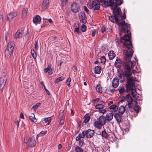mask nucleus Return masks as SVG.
<instances>
[{
	"label": "nucleus",
	"instance_id": "nucleus-22",
	"mask_svg": "<svg viewBox=\"0 0 152 152\" xmlns=\"http://www.w3.org/2000/svg\"><path fill=\"white\" fill-rule=\"evenodd\" d=\"M23 33L22 32L18 31L15 34L14 38L16 39L19 37H22L23 35Z\"/></svg>",
	"mask_w": 152,
	"mask_h": 152
},
{
	"label": "nucleus",
	"instance_id": "nucleus-45",
	"mask_svg": "<svg viewBox=\"0 0 152 152\" xmlns=\"http://www.w3.org/2000/svg\"><path fill=\"white\" fill-rule=\"evenodd\" d=\"M119 91L121 94H122L125 91V90L123 87H121L119 89Z\"/></svg>",
	"mask_w": 152,
	"mask_h": 152
},
{
	"label": "nucleus",
	"instance_id": "nucleus-3",
	"mask_svg": "<svg viewBox=\"0 0 152 152\" xmlns=\"http://www.w3.org/2000/svg\"><path fill=\"white\" fill-rule=\"evenodd\" d=\"M24 141L25 142L27 143L28 145L31 147H34L36 144V142L34 137H26L25 138Z\"/></svg>",
	"mask_w": 152,
	"mask_h": 152
},
{
	"label": "nucleus",
	"instance_id": "nucleus-59",
	"mask_svg": "<svg viewBox=\"0 0 152 152\" xmlns=\"http://www.w3.org/2000/svg\"><path fill=\"white\" fill-rule=\"evenodd\" d=\"M19 121H18L17 120L16 122L15 123V124H16V125L17 126V127H19Z\"/></svg>",
	"mask_w": 152,
	"mask_h": 152
},
{
	"label": "nucleus",
	"instance_id": "nucleus-41",
	"mask_svg": "<svg viewBox=\"0 0 152 152\" xmlns=\"http://www.w3.org/2000/svg\"><path fill=\"white\" fill-rule=\"evenodd\" d=\"M61 3L63 7H64L68 2V0H61Z\"/></svg>",
	"mask_w": 152,
	"mask_h": 152
},
{
	"label": "nucleus",
	"instance_id": "nucleus-26",
	"mask_svg": "<svg viewBox=\"0 0 152 152\" xmlns=\"http://www.w3.org/2000/svg\"><path fill=\"white\" fill-rule=\"evenodd\" d=\"M126 110L125 108L123 106H121L119 108V113L121 115L123 114Z\"/></svg>",
	"mask_w": 152,
	"mask_h": 152
},
{
	"label": "nucleus",
	"instance_id": "nucleus-15",
	"mask_svg": "<svg viewBox=\"0 0 152 152\" xmlns=\"http://www.w3.org/2000/svg\"><path fill=\"white\" fill-rule=\"evenodd\" d=\"M41 19L39 15H37L34 17L33 20V22L36 24L40 23Z\"/></svg>",
	"mask_w": 152,
	"mask_h": 152
},
{
	"label": "nucleus",
	"instance_id": "nucleus-43",
	"mask_svg": "<svg viewBox=\"0 0 152 152\" xmlns=\"http://www.w3.org/2000/svg\"><path fill=\"white\" fill-rule=\"evenodd\" d=\"M96 150L97 152H103L104 151L103 149L101 147H97Z\"/></svg>",
	"mask_w": 152,
	"mask_h": 152
},
{
	"label": "nucleus",
	"instance_id": "nucleus-48",
	"mask_svg": "<svg viewBox=\"0 0 152 152\" xmlns=\"http://www.w3.org/2000/svg\"><path fill=\"white\" fill-rule=\"evenodd\" d=\"M38 41H36L34 42V48L36 50H38Z\"/></svg>",
	"mask_w": 152,
	"mask_h": 152
},
{
	"label": "nucleus",
	"instance_id": "nucleus-63",
	"mask_svg": "<svg viewBox=\"0 0 152 152\" xmlns=\"http://www.w3.org/2000/svg\"><path fill=\"white\" fill-rule=\"evenodd\" d=\"M99 98L96 99L94 100L93 102H99Z\"/></svg>",
	"mask_w": 152,
	"mask_h": 152
},
{
	"label": "nucleus",
	"instance_id": "nucleus-17",
	"mask_svg": "<svg viewBox=\"0 0 152 152\" xmlns=\"http://www.w3.org/2000/svg\"><path fill=\"white\" fill-rule=\"evenodd\" d=\"M59 119H60V124H63L64 121L65 117L64 116V112L62 111L59 115Z\"/></svg>",
	"mask_w": 152,
	"mask_h": 152
},
{
	"label": "nucleus",
	"instance_id": "nucleus-5",
	"mask_svg": "<svg viewBox=\"0 0 152 152\" xmlns=\"http://www.w3.org/2000/svg\"><path fill=\"white\" fill-rule=\"evenodd\" d=\"M124 99L125 100L127 101L128 102L127 104L129 108H131L132 107H133L132 105V103H136V101H133L132 98L131 96L129 94L126 95L124 97Z\"/></svg>",
	"mask_w": 152,
	"mask_h": 152
},
{
	"label": "nucleus",
	"instance_id": "nucleus-38",
	"mask_svg": "<svg viewBox=\"0 0 152 152\" xmlns=\"http://www.w3.org/2000/svg\"><path fill=\"white\" fill-rule=\"evenodd\" d=\"M101 135L103 137L107 139L108 138V135L105 131H103L101 132Z\"/></svg>",
	"mask_w": 152,
	"mask_h": 152
},
{
	"label": "nucleus",
	"instance_id": "nucleus-14",
	"mask_svg": "<svg viewBox=\"0 0 152 152\" xmlns=\"http://www.w3.org/2000/svg\"><path fill=\"white\" fill-rule=\"evenodd\" d=\"M112 10L114 15H120L121 17L122 16L120 15L121 9L120 8L118 7L115 6V7L113 8Z\"/></svg>",
	"mask_w": 152,
	"mask_h": 152
},
{
	"label": "nucleus",
	"instance_id": "nucleus-50",
	"mask_svg": "<svg viewBox=\"0 0 152 152\" xmlns=\"http://www.w3.org/2000/svg\"><path fill=\"white\" fill-rule=\"evenodd\" d=\"M47 133V131H42L41 132H40L39 135H40L42 136H44Z\"/></svg>",
	"mask_w": 152,
	"mask_h": 152
},
{
	"label": "nucleus",
	"instance_id": "nucleus-37",
	"mask_svg": "<svg viewBox=\"0 0 152 152\" xmlns=\"http://www.w3.org/2000/svg\"><path fill=\"white\" fill-rule=\"evenodd\" d=\"M75 152H83V149L78 146H76L75 148Z\"/></svg>",
	"mask_w": 152,
	"mask_h": 152
},
{
	"label": "nucleus",
	"instance_id": "nucleus-51",
	"mask_svg": "<svg viewBox=\"0 0 152 152\" xmlns=\"http://www.w3.org/2000/svg\"><path fill=\"white\" fill-rule=\"evenodd\" d=\"M88 6L89 8L90 9L93 8V5H92V2H90V3L88 4Z\"/></svg>",
	"mask_w": 152,
	"mask_h": 152
},
{
	"label": "nucleus",
	"instance_id": "nucleus-61",
	"mask_svg": "<svg viewBox=\"0 0 152 152\" xmlns=\"http://www.w3.org/2000/svg\"><path fill=\"white\" fill-rule=\"evenodd\" d=\"M115 41L116 42V45H117V46H118L119 45V42H118V39L116 38L115 39Z\"/></svg>",
	"mask_w": 152,
	"mask_h": 152
},
{
	"label": "nucleus",
	"instance_id": "nucleus-8",
	"mask_svg": "<svg viewBox=\"0 0 152 152\" xmlns=\"http://www.w3.org/2000/svg\"><path fill=\"white\" fill-rule=\"evenodd\" d=\"M26 117L29 118L32 122L35 123L37 121V120L33 113H28L26 115Z\"/></svg>",
	"mask_w": 152,
	"mask_h": 152
},
{
	"label": "nucleus",
	"instance_id": "nucleus-19",
	"mask_svg": "<svg viewBox=\"0 0 152 152\" xmlns=\"http://www.w3.org/2000/svg\"><path fill=\"white\" fill-rule=\"evenodd\" d=\"M136 103H132V104L133 107H132V108H133L134 110L136 111L137 113H138L140 109V107H139L136 104Z\"/></svg>",
	"mask_w": 152,
	"mask_h": 152
},
{
	"label": "nucleus",
	"instance_id": "nucleus-30",
	"mask_svg": "<svg viewBox=\"0 0 152 152\" xmlns=\"http://www.w3.org/2000/svg\"><path fill=\"white\" fill-rule=\"evenodd\" d=\"M94 126L97 129H100L102 128V126L98 121H97L94 122Z\"/></svg>",
	"mask_w": 152,
	"mask_h": 152
},
{
	"label": "nucleus",
	"instance_id": "nucleus-52",
	"mask_svg": "<svg viewBox=\"0 0 152 152\" xmlns=\"http://www.w3.org/2000/svg\"><path fill=\"white\" fill-rule=\"evenodd\" d=\"M53 72V69H50L49 71H48V74L49 75H51L52 74Z\"/></svg>",
	"mask_w": 152,
	"mask_h": 152
},
{
	"label": "nucleus",
	"instance_id": "nucleus-53",
	"mask_svg": "<svg viewBox=\"0 0 152 152\" xmlns=\"http://www.w3.org/2000/svg\"><path fill=\"white\" fill-rule=\"evenodd\" d=\"M44 89L46 92V93H47V94L48 95H50V92L45 87V85H44Z\"/></svg>",
	"mask_w": 152,
	"mask_h": 152
},
{
	"label": "nucleus",
	"instance_id": "nucleus-34",
	"mask_svg": "<svg viewBox=\"0 0 152 152\" xmlns=\"http://www.w3.org/2000/svg\"><path fill=\"white\" fill-rule=\"evenodd\" d=\"M71 81V77H69L66 80L65 82V84L67 85V86L69 87V88H70L71 85H70V83Z\"/></svg>",
	"mask_w": 152,
	"mask_h": 152
},
{
	"label": "nucleus",
	"instance_id": "nucleus-20",
	"mask_svg": "<svg viewBox=\"0 0 152 152\" xmlns=\"http://www.w3.org/2000/svg\"><path fill=\"white\" fill-rule=\"evenodd\" d=\"M85 135V132L84 131H83L81 133L79 134L78 135L76 138V140L78 141L81 138H83Z\"/></svg>",
	"mask_w": 152,
	"mask_h": 152
},
{
	"label": "nucleus",
	"instance_id": "nucleus-6",
	"mask_svg": "<svg viewBox=\"0 0 152 152\" xmlns=\"http://www.w3.org/2000/svg\"><path fill=\"white\" fill-rule=\"evenodd\" d=\"M108 5L109 6L113 7L117 5L120 6L122 3V0H108Z\"/></svg>",
	"mask_w": 152,
	"mask_h": 152
},
{
	"label": "nucleus",
	"instance_id": "nucleus-42",
	"mask_svg": "<svg viewBox=\"0 0 152 152\" xmlns=\"http://www.w3.org/2000/svg\"><path fill=\"white\" fill-rule=\"evenodd\" d=\"M79 141V146L80 147H82L84 144V140L82 139L81 140H80Z\"/></svg>",
	"mask_w": 152,
	"mask_h": 152
},
{
	"label": "nucleus",
	"instance_id": "nucleus-31",
	"mask_svg": "<svg viewBox=\"0 0 152 152\" xmlns=\"http://www.w3.org/2000/svg\"><path fill=\"white\" fill-rule=\"evenodd\" d=\"M51 118L50 117L46 118L43 119V122L45 123H48L47 125H49L51 122Z\"/></svg>",
	"mask_w": 152,
	"mask_h": 152
},
{
	"label": "nucleus",
	"instance_id": "nucleus-16",
	"mask_svg": "<svg viewBox=\"0 0 152 152\" xmlns=\"http://www.w3.org/2000/svg\"><path fill=\"white\" fill-rule=\"evenodd\" d=\"M112 85L114 88H117L119 85V80L117 78H115L112 81Z\"/></svg>",
	"mask_w": 152,
	"mask_h": 152
},
{
	"label": "nucleus",
	"instance_id": "nucleus-56",
	"mask_svg": "<svg viewBox=\"0 0 152 152\" xmlns=\"http://www.w3.org/2000/svg\"><path fill=\"white\" fill-rule=\"evenodd\" d=\"M106 30V28L104 26H103L102 28V32L103 33L105 32Z\"/></svg>",
	"mask_w": 152,
	"mask_h": 152
},
{
	"label": "nucleus",
	"instance_id": "nucleus-7",
	"mask_svg": "<svg viewBox=\"0 0 152 152\" xmlns=\"http://www.w3.org/2000/svg\"><path fill=\"white\" fill-rule=\"evenodd\" d=\"M7 78L6 76L3 75L1 76L0 75V90H2L3 88L5 85L6 81Z\"/></svg>",
	"mask_w": 152,
	"mask_h": 152
},
{
	"label": "nucleus",
	"instance_id": "nucleus-28",
	"mask_svg": "<svg viewBox=\"0 0 152 152\" xmlns=\"http://www.w3.org/2000/svg\"><path fill=\"white\" fill-rule=\"evenodd\" d=\"M101 70V68L99 66H97L94 68L95 73L96 74H99Z\"/></svg>",
	"mask_w": 152,
	"mask_h": 152
},
{
	"label": "nucleus",
	"instance_id": "nucleus-35",
	"mask_svg": "<svg viewBox=\"0 0 152 152\" xmlns=\"http://www.w3.org/2000/svg\"><path fill=\"white\" fill-rule=\"evenodd\" d=\"M65 79V77L63 76L57 78L54 81L55 83H57L60 82H61Z\"/></svg>",
	"mask_w": 152,
	"mask_h": 152
},
{
	"label": "nucleus",
	"instance_id": "nucleus-55",
	"mask_svg": "<svg viewBox=\"0 0 152 152\" xmlns=\"http://www.w3.org/2000/svg\"><path fill=\"white\" fill-rule=\"evenodd\" d=\"M106 112V110L105 109H102L99 111V113L104 114Z\"/></svg>",
	"mask_w": 152,
	"mask_h": 152
},
{
	"label": "nucleus",
	"instance_id": "nucleus-29",
	"mask_svg": "<svg viewBox=\"0 0 152 152\" xmlns=\"http://www.w3.org/2000/svg\"><path fill=\"white\" fill-rule=\"evenodd\" d=\"M110 110H112L113 112L116 111L118 109V107L115 104H113L109 107Z\"/></svg>",
	"mask_w": 152,
	"mask_h": 152
},
{
	"label": "nucleus",
	"instance_id": "nucleus-11",
	"mask_svg": "<svg viewBox=\"0 0 152 152\" xmlns=\"http://www.w3.org/2000/svg\"><path fill=\"white\" fill-rule=\"evenodd\" d=\"M17 15V13L15 12H11L7 15V19L10 21H11Z\"/></svg>",
	"mask_w": 152,
	"mask_h": 152
},
{
	"label": "nucleus",
	"instance_id": "nucleus-32",
	"mask_svg": "<svg viewBox=\"0 0 152 152\" xmlns=\"http://www.w3.org/2000/svg\"><path fill=\"white\" fill-rule=\"evenodd\" d=\"M28 9L27 8H24L22 12V17L25 18Z\"/></svg>",
	"mask_w": 152,
	"mask_h": 152
},
{
	"label": "nucleus",
	"instance_id": "nucleus-47",
	"mask_svg": "<svg viewBox=\"0 0 152 152\" xmlns=\"http://www.w3.org/2000/svg\"><path fill=\"white\" fill-rule=\"evenodd\" d=\"M41 105V104L39 103H37L36 105H34L33 107V109H35L37 108L38 107H39Z\"/></svg>",
	"mask_w": 152,
	"mask_h": 152
},
{
	"label": "nucleus",
	"instance_id": "nucleus-54",
	"mask_svg": "<svg viewBox=\"0 0 152 152\" xmlns=\"http://www.w3.org/2000/svg\"><path fill=\"white\" fill-rule=\"evenodd\" d=\"M3 16L2 15H0V24L3 22Z\"/></svg>",
	"mask_w": 152,
	"mask_h": 152
},
{
	"label": "nucleus",
	"instance_id": "nucleus-23",
	"mask_svg": "<svg viewBox=\"0 0 152 152\" xmlns=\"http://www.w3.org/2000/svg\"><path fill=\"white\" fill-rule=\"evenodd\" d=\"M115 64L116 67L118 68L120 67L122 65L121 60L119 59H117L115 61Z\"/></svg>",
	"mask_w": 152,
	"mask_h": 152
},
{
	"label": "nucleus",
	"instance_id": "nucleus-44",
	"mask_svg": "<svg viewBox=\"0 0 152 152\" xmlns=\"http://www.w3.org/2000/svg\"><path fill=\"white\" fill-rule=\"evenodd\" d=\"M86 26L84 24H83L81 26V31L83 32H85L86 30Z\"/></svg>",
	"mask_w": 152,
	"mask_h": 152
},
{
	"label": "nucleus",
	"instance_id": "nucleus-9",
	"mask_svg": "<svg viewBox=\"0 0 152 152\" xmlns=\"http://www.w3.org/2000/svg\"><path fill=\"white\" fill-rule=\"evenodd\" d=\"M85 136L88 138L92 137L94 134V132L93 130L88 129L85 132Z\"/></svg>",
	"mask_w": 152,
	"mask_h": 152
},
{
	"label": "nucleus",
	"instance_id": "nucleus-33",
	"mask_svg": "<svg viewBox=\"0 0 152 152\" xmlns=\"http://www.w3.org/2000/svg\"><path fill=\"white\" fill-rule=\"evenodd\" d=\"M96 91L99 93H101L102 92V87L100 84H99L96 86Z\"/></svg>",
	"mask_w": 152,
	"mask_h": 152
},
{
	"label": "nucleus",
	"instance_id": "nucleus-18",
	"mask_svg": "<svg viewBox=\"0 0 152 152\" xmlns=\"http://www.w3.org/2000/svg\"><path fill=\"white\" fill-rule=\"evenodd\" d=\"M114 117L117 121L119 123L121 122L122 116L118 113H116L114 115Z\"/></svg>",
	"mask_w": 152,
	"mask_h": 152
},
{
	"label": "nucleus",
	"instance_id": "nucleus-24",
	"mask_svg": "<svg viewBox=\"0 0 152 152\" xmlns=\"http://www.w3.org/2000/svg\"><path fill=\"white\" fill-rule=\"evenodd\" d=\"M108 56L110 59L112 60L115 57V55L113 51H110L108 53Z\"/></svg>",
	"mask_w": 152,
	"mask_h": 152
},
{
	"label": "nucleus",
	"instance_id": "nucleus-12",
	"mask_svg": "<svg viewBox=\"0 0 152 152\" xmlns=\"http://www.w3.org/2000/svg\"><path fill=\"white\" fill-rule=\"evenodd\" d=\"M49 3V0H44L41 6L42 9L41 10L42 11H44L48 7Z\"/></svg>",
	"mask_w": 152,
	"mask_h": 152
},
{
	"label": "nucleus",
	"instance_id": "nucleus-10",
	"mask_svg": "<svg viewBox=\"0 0 152 152\" xmlns=\"http://www.w3.org/2000/svg\"><path fill=\"white\" fill-rule=\"evenodd\" d=\"M99 104L95 105V108L98 110H102L105 107V102L103 101H101L99 102Z\"/></svg>",
	"mask_w": 152,
	"mask_h": 152
},
{
	"label": "nucleus",
	"instance_id": "nucleus-13",
	"mask_svg": "<svg viewBox=\"0 0 152 152\" xmlns=\"http://www.w3.org/2000/svg\"><path fill=\"white\" fill-rule=\"evenodd\" d=\"M79 17L81 22L84 24L87 22V21L86 19V17L84 12H81L80 13Z\"/></svg>",
	"mask_w": 152,
	"mask_h": 152
},
{
	"label": "nucleus",
	"instance_id": "nucleus-2",
	"mask_svg": "<svg viewBox=\"0 0 152 152\" xmlns=\"http://www.w3.org/2000/svg\"><path fill=\"white\" fill-rule=\"evenodd\" d=\"M14 48V44L12 42H9L5 50V54L8 56H10L12 54Z\"/></svg>",
	"mask_w": 152,
	"mask_h": 152
},
{
	"label": "nucleus",
	"instance_id": "nucleus-27",
	"mask_svg": "<svg viewBox=\"0 0 152 152\" xmlns=\"http://www.w3.org/2000/svg\"><path fill=\"white\" fill-rule=\"evenodd\" d=\"M98 121L102 126H103L105 124V120L101 116L99 118Z\"/></svg>",
	"mask_w": 152,
	"mask_h": 152
},
{
	"label": "nucleus",
	"instance_id": "nucleus-60",
	"mask_svg": "<svg viewBox=\"0 0 152 152\" xmlns=\"http://www.w3.org/2000/svg\"><path fill=\"white\" fill-rule=\"evenodd\" d=\"M61 64H62V62L61 61H58V65L59 66H61Z\"/></svg>",
	"mask_w": 152,
	"mask_h": 152
},
{
	"label": "nucleus",
	"instance_id": "nucleus-4",
	"mask_svg": "<svg viewBox=\"0 0 152 152\" xmlns=\"http://www.w3.org/2000/svg\"><path fill=\"white\" fill-rule=\"evenodd\" d=\"M70 8L71 11L74 13H76L78 12L80 9L79 5L75 2H73L71 3Z\"/></svg>",
	"mask_w": 152,
	"mask_h": 152
},
{
	"label": "nucleus",
	"instance_id": "nucleus-62",
	"mask_svg": "<svg viewBox=\"0 0 152 152\" xmlns=\"http://www.w3.org/2000/svg\"><path fill=\"white\" fill-rule=\"evenodd\" d=\"M95 34L96 33L94 31H93L92 34V37H94L95 36Z\"/></svg>",
	"mask_w": 152,
	"mask_h": 152
},
{
	"label": "nucleus",
	"instance_id": "nucleus-39",
	"mask_svg": "<svg viewBox=\"0 0 152 152\" xmlns=\"http://www.w3.org/2000/svg\"><path fill=\"white\" fill-rule=\"evenodd\" d=\"M85 119L84 121V122L87 123L88 122L90 119V117L88 116L87 114H86L84 116Z\"/></svg>",
	"mask_w": 152,
	"mask_h": 152
},
{
	"label": "nucleus",
	"instance_id": "nucleus-57",
	"mask_svg": "<svg viewBox=\"0 0 152 152\" xmlns=\"http://www.w3.org/2000/svg\"><path fill=\"white\" fill-rule=\"evenodd\" d=\"M84 10L85 11L86 13H88L89 12V10H88V8H87V7H86V6H84Z\"/></svg>",
	"mask_w": 152,
	"mask_h": 152
},
{
	"label": "nucleus",
	"instance_id": "nucleus-49",
	"mask_svg": "<svg viewBox=\"0 0 152 152\" xmlns=\"http://www.w3.org/2000/svg\"><path fill=\"white\" fill-rule=\"evenodd\" d=\"M50 66L49 65H48L47 68H45L44 70V72H46L49 71L50 69Z\"/></svg>",
	"mask_w": 152,
	"mask_h": 152
},
{
	"label": "nucleus",
	"instance_id": "nucleus-58",
	"mask_svg": "<svg viewBox=\"0 0 152 152\" xmlns=\"http://www.w3.org/2000/svg\"><path fill=\"white\" fill-rule=\"evenodd\" d=\"M20 118H22V119H24V116L23 115V113L22 112H21L20 113Z\"/></svg>",
	"mask_w": 152,
	"mask_h": 152
},
{
	"label": "nucleus",
	"instance_id": "nucleus-64",
	"mask_svg": "<svg viewBox=\"0 0 152 152\" xmlns=\"http://www.w3.org/2000/svg\"><path fill=\"white\" fill-rule=\"evenodd\" d=\"M113 103V101H110L108 103V105L109 106L110 105L112 104Z\"/></svg>",
	"mask_w": 152,
	"mask_h": 152
},
{
	"label": "nucleus",
	"instance_id": "nucleus-1",
	"mask_svg": "<svg viewBox=\"0 0 152 152\" xmlns=\"http://www.w3.org/2000/svg\"><path fill=\"white\" fill-rule=\"evenodd\" d=\"M115 16H110L109 19L112 22H115L120 27L119 35L121 36L123 34H125L123 37H121V42L124 44V48L127 49L124 52L125 55V60L123 62V66L125 70L124 74L127 78H136L133 76L131 72V69L136 64V62L134 61H131V59L133 54V51L132 48V46L131 41H130L131 33L129 31L130 25L125 22V20L126 18L125 13L121 16V19L119 20L116 15Z\"/></svg>",
	"mask_w": 152,
	"mask_h": 152
},
{
	"label": "nucleus",
	"instance_id": "nucleus-21",
	"mask_svg": "<svg viewBox=\"0 0 152 152\" xmlns=\"http://www.w3.org/2000/svg\"><path fill=\"white\" fill-rule=\"evenodd\" d=\"M113 115L111 113H107L106 115L107 120L108 121L111 120L113 118Z\"/></svg>",
	"mask_w": 152,
	"mask_h": 152
},
{
	"label": "nucleus",
	"instance_id": "nucleus-40",
	"mask_svg": "<svg viewBox=\"0 0 152 152\" xmlns=\"http://www.w3.org/2000/svg\"><path fill=\"white\" fill-rule=\"evenodd\" d=\"M31 53L34 58L36 59L37 57V54L34 50H31Z\"/></svg>",
	"mask_w": 152,
	"mask_h": 152
},
{
	"label": "nucleus",
	"instance_id": "nucleus-36",
	"mask_svg": "<svg viewBox=\"0 0 152 152\" xmlns=\"http://www.w3.org/2000/svg\"><path fill=\"white\" fill-rule=\"evenodd\" d=\"M74 31L76 32L77 33L79 34L80 33V31L79 30V26L78 24L75 25L74 26Z\"/></svg>",
	"mask_w": 152,
	"mask_h": 152
},
{
	"label": "nucleus",
	"instance_id": "nucleus-46",
	"mask_svg": "<svg viewBox=\"0 0 152 152\" xmlns=\"http://www.w3.org/2000/svg\"><path fill=\"white\" fill-rule=\"evenodd\" d=\"M101 62L102 63L104 64L106 61V59L105 58L104 56H102L101 58Z\"/></svg>",
	"mask_w": 152,
	"mask_h": 152
},
{
	"label": "nucleus",
	"instance_id": "nucleus-25",
	"mask_svg": "<svg viewBox=\"0 0 152 152\" xmlns=\"http://www.w3.org/2000/svg\"><path fill=\"white\" fill-rule=\"evenodd\" d=\"M92 5H93L94 7L93 10H98L99 9L100 6L99 4L96 3L95 2L93 1Z\"/></svg>",
	"mask_w": 152,
	"mask_h": 152
}]
</instances>
